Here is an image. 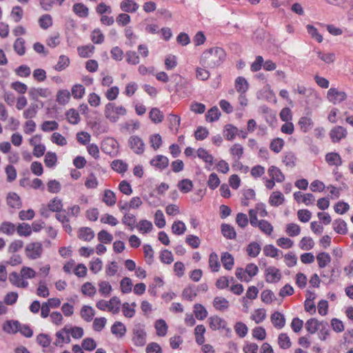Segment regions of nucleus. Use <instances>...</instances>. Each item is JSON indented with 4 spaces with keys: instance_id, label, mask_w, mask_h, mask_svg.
I'll return each mask as SVG.
<instances>
[{
    "instance_id": "1",
    "label": "nucleus",
    "mask_w": 353,
    "mask_h": 353,
    "mask_svg": "<svg viewBox=\"0 0 353 353\" xmlns=\"http://www.w3.org/2000/svg\"><path fill=\"white\" fill-rule=\"evenodd\" d=\"M225 57V52L222 48H212L202 53L200 57V64L205 68H214L223 62Z\"/></svg>"
},
{
    "instance_id": "2",
    "label": "nucleus",
    "mask_w": 353,
    "mask_h": 353,
    "mask_svg": "<svg viewBox=\"0 0 353 353\" xmlns=\"http://www.w3.org/2000/svg\"><path fill=\"white\" fill-rule=\"evenodd\" d=\"M127 114V110L123 105H118L115 103L109 102L105 105L104 116L109 121L116 123L121 117Z\"/></svg>"
},
{
    "instance_id": "3",
    "label": "nucleus",
    "mask_w": 353,
    "mask_h": 353,
    "mask_svg": "<svg viewBox=\"0 0 353 353\" xmlns=\"http://www.w3.org/2000/svg\"><path fill=\"white\" fill-rule=\"evenodd\" d=\"M210 327L213 330H219L223 332L226 336H229L231 333V329L228 326L227 321L216 315L212 316L209 318Z\"/></svg>"
},
{
    "instance_id": "4",
    "label": "nucleus",
    "mask_w": 353,
    "mask_h": 353,
    "mask_svg": "<svg viewBox=\"0 0 353 353\" xmlns=\"http://www.w3.org/2000/svg\"><path fill=\"white\" fill-rule=\"evenodd\" d=\"M43 252V245L41 242H31L25 248V254L27 258L35 260L41 258Z\"/></svg>"
},
{
    "instance_id": "5",
    "label": "nucleus",
    "mask_w": 353,
    "mask_h": 353,
    "mask_svg": "<svg viewBox=\"0 0 353 353\" xmlns=\"http://www.w3.org/2000/svg\"><path fill=\"white\" fill-rule=\"evenodd\" d=\"M128 145L136 154L141 155L145 152V143L143 140L137 135L130 137L128 139Z\"/></svg>"
},
{
    "instance_id": "6",
    "label": "nucleus",
    "mask_w": 353,
    "mask_h": 353,
    "mask_svg": "<svg viewBox=\"0 0 353 353\" xmlns=\"http://www.w3.org/2000/svg\"><path fill=\"white\" fill-rule=\"evenodd\" d=\"M132 341L136 346H143L146 343V332L143 325L139 324L134 326Z\"/></svg>"
},
{
    "instance_id": "7",
    "label": "nucleus",
    "mask_w": 353,
    "mask_h": 353,
    "mask_svg": "<svg viewBox=\"0 0 353 353\" xmlns=\"http://www.w3.org/2000/svg\"><path fill=\"white\" fill-rule=\"evenodd\" d=\"M327 98L333 104H338L346 99L347 94L343 91H339L336 88H332L327 91Z\"/></svg>"
},
{
    "instance_id": "8",
    "label": "nucleus",
    "mask_w": 353,
    "mask_h": 353,
    "mask_svg": "<svg viewBox=\"0 0 353 353\" xmlns=\"http://www.w3.org/2000/svg\"><path fill=\"white\" fill-rule=\"evenodd\" d=\"M265 278L267 283H276L281 280V272L279 269L270 266L265 270Z\"/></svg>"
},
{
    "instance_id": "9",
    "label": "nucleus",
    "mask_w": 353,
    "mask_h": 353,
    "mask_svg": "<svg viewBox=\"0 0 353 353\" xmlns=\"http://www.w3.org/2000/svg\"><path fill=\"white\" fill-rule=\"evenodd\" d=\"M347 135L346 128L341 125L334 127L330 132V137L333 143H339Z\"/></svg>"
},
{
    "instance_id": "10",
    "label": "nucleus",
    "mask_w": 353,
    "mask_h": 353,
    "mask_svg": "<svg viewBox=\"0 0 353 353\" xmlns=\"http://www.w3.org/2000/svg\"><path fill=\"white\" fill-rule=\"evenodd\" d=\"M150 163L154 168L162 170L168 166L169 159L165 156L158 154L150 160Z\"/></svg>"
},
{
    "instance_id": "11",
    "label": "nucleus",
    "mask_w": 353,
    "mask_h": 353,
    "mask_svg": "<svg viewBox=\"0 0 353 353\" xmlns=\"http://www.w3.org/2000/svg\"><path fill=\"white\" fill-rule=\"evenodd\" d=\"M294 199L298 202H302L306 205L314 204L315 201L314 196L311 193L303 194L298 191L295 192L293 194Z\"/></svg>"
},
{
    "instance_id": "12",
    "label": "nucleus",
    "mask_w": 353,
    "mask_h": 353,
    "mask_svg": "<svg viewBox=\"0 0 353 353\" xmlns=\"http://www.w3.org/2000/svg\"><path fill=\"white\" fill-rule=\"evenodd\" d=\"M139 8V4L134 0H122L120 3V9L124 12H136Z\"/></svg>"
},
{
    "instance_id": "13",
    "label": "nucleus",
    "mask_w": 353,
    "mask_h": 353,
    "mask_svg": "<svg viewBox=\"0 0 353 353\" xmlns=\"http://www.w3.org/2000/svg\"><path fill=\"white\" fill-rule=\"evenodd\" d=\"M9 280L12 285L18 288H26L28 286V282L23 279L21 273L18 274L15 272H12L10 274Z\"/></svg>"
},
{
    "instance_id": "14",
    "label": "nucleus",
    "mask_w": 353,
    "mask_h": 353,
    "mask_svg": "<svg viewBox=\"0 0 353 353\" xmlns=\"http://www.w3.org/2000/svg\"><path fill=\"white\" fill-rule=\"evenodd\" d=\"M268 173L272 179L277 183H282L285 181V175L282 171L274 165H271L268 170Z\"/></svg>"
},
{
    "instance_id": "15",
    "label": "nucleus",
    "mask_w": 353,
    "mask_h": 353,
    "mask_svg": "<svg viewBox=\"0 0 353 353\" xmlns=\"http://www.w3.org/2000/svg\"><path fill=\"white\" fill-rule=\"evenodd\" d=\"M77 236L83 241H90L94 237V232L89 227H81L77 231Z\"/></svg>"
},
{
    "instance_id": "16",
    "label": "nucleus",
    "mask_w": 353,
    "mask_h": 353,
    "mask_svg": "<svg viewBox=\"0 0 353 353\" xmlns=\"http://www.w3.org/2000/svg\"><path fill=\"white\" fill-rule=\"evenodd\" d=\"M154 328L156 334L159 337H164L167 335L168 332V325L165 320L160 319L154 322Z\"/></svg>"
},
{
    "instance_id": "17",
    "label": "nucleus",
    "mask_w": 353,
    "mask_h": 353,
    "mask_svg": "<svg viewBox=\"0 0 353 353\" xmlns=\"http://www.w3.org/2000/svg\"><path fill=\"white\" fill-rule=\"evenodd\" d=\"M325 159L326 163L330 166H336L339 167L342 165V159L340 154L337 152H328L325 157Z\"/></svg>"
},
{
    "instance_id": "18",
    "label": "nucleus",
    "mask_w": 353,
    "mask_h": 353,
    "mask_svg": "<svg viewBox=\"0 0 353 353\" xmlns=\"http://www.w3.org/2000/svg\"><path fill=\"white\" fill-rule=\"evenodd\" d=\"M273 325L277 329H282L285 325L284 315L279 312H274L270 316Z\"/></svg>"
},
{
    "instance_id": "19",
    "label": "nucleus",
    "mask_w": 353,
    "mask_h": 353,
    "mask_svg": "<svg viewBox=\"0 0 353 353\" xmlns=\"http://www.w3.org/2000/svg\"><path fill=\"white\" fill-rule=\"evenodd\" d=\"M285 197L280 191L273 192L269 198V204L271 206L278 207L284 203Z\"/></svg>"
},
{
    "instance_id": "20",
    "label": "nucleus",
    "mask_w": 353,
    "mask_h": 353,
    "mask_svg": "<svg viewBox=\"0 0 353 353\" xmlns=\"http://www.w3.org/2000/svg\"><path fill=\"white\" fill-rule=\"evenodd\" d=\"M212 304L216 310L221 312L227 310L230 307L229 301L223 296H216Z\"/></svg>"
},
{
    "instance_id": "21",
    "label": "nucleus",
    "mask_w": 353,
    "mask_h": 353,
    "mask_svg": "<svg viewBox=\"0 0 353 353\" xmlns=\"http://www.w3.org/2000/svg\"><path fill=\"white\" fill-rule=\"evenodd\" d=\"M29 94L32 99H37L39 97L43 98L49 97L51 94V92L50 90L46 88H33L30 90Z\"/></svg>"
},
{
    "instance_id": "22",
    "label": "nucleus",
    "mask_w": 353,
    "mask_h": 353,
    "mask_svg": "<svg viewBox=\"0 0 353 353\" xmlns=\"http://www.w3.org/2000/svg\"><path fill=\"white\" fill-rule=\"evenodd\" d=\"M95 315L94 310L90 305H84L80 310L81 317L86 322H90Z\"/></svg>"
},
{
    "instance_id": "23",
    "label": "nucleus",
    "mask_w": 353,
    "mask_h": 353,
    "mask_svg": "<svg viewBox=\"0 0 353 353\" xmlns=\"http://www.w3.org/2000/svg\"><path fill=\"white\" fill-rule=\"evenodd\" d=\"M103 202L109 207L114 205L117 203V196L113 191L106 189L103 192Z\"/></svg>"
},
{
    "instance_id": "24",
    "label": "nucleus",
    "mask_w": 353,
    "mask_h": 353,
    "mask_svg": "<svg viewBox=\"0 0 353 353\" xmlns=\"http://www.w3.org/2000/svg\"><path fill=\"white\" fill-rule=\"evenodd\" d=\"M235 88L241 96L244 94L249 88L248 81L243 77H238L235 80Z\"/></svg>"
},
{
    "instance_id": "25",
    "label": "nucleus",
    "mask_w": 353,
    "mask_h": 353,
    "mask_svg": "<svg viewBox=\"0 0 353 353\" xmlns=\"http://www.w3.org/2000/svg\"><path fill=\"white\" fill-rule=\"evenodd\" d=\"M136 306L137 304L134 302L132 303L128 302L123 303L122 304V312L124 316L129 319L134 317L136 313Z\"/></svg>"
},
{
    "instance_id": "26",
    "label": "nucleus",
    "mask_w": 353,
    "mask_h": 353,
    "mask_svg": "<svg viewBox=\"0 0 353 353\" xmlns=\"http://www.w3.org/2000/svg\"><path fill=\"white\" fill-rule=\"evenodd\" d=\"M72 10L79 17L85 18L88 16L89 9L82 3H74L72 6Z\"/></svg>"
},
{
    "instance_id": "27",
    "label": "nucleus",
    "mask_w": 353,
    "mask_h": 353,
    "mask_svg": "<svg viewBox=\"0 0 353 353\" xmlns=\"http://www.w3.org/2000/svg\"><path fill=\"white\" fill-rule=\"evenodd\" d=\"M101 148L105 153L111 154L117 150V142L113 139H107L103 141Z\"/></svg>"
},
{
    "instance_id": "28",
    "label": "nucleus",
    "mask_w": 353,
    "mask_h": 353,
    "mask_svg": "<svg viewBox=\"0 0 353 353\" xmlns=\"http://www.w3.org/2000/svg\"><path fill=\"white\" fill-rule=\"evenodd\" d=\"M7 203L12 208H20L21 207V201L19 196L15 192H10L7 196Z\"/></svg>"
},
{
    "instance_id": "29",
    "label": "nucleus",
    "mask_w": 353,
    "mask_h": 353,
    "mask_svg": "<svg viewBox=\"0 0 353 353\" xmlns=\"http://www.w3.org/2000/svg\"><path fill=\"white\" fill-rule=\"evenodd\" d=\"M63 204L62 199L59 197H54L50 200L48 203V209L53 212H60L63 209Z\"/></svg>"
},
{
    "instance_id": "30",
    "label": "nucleus",
    "mask_w": 353,
    "mask_h": 353,
    "mask_svg": "<svg viewBox=\"0 0 353 353\" xmlns=\"http://www.w3.org/2000/svg\"><path fill=\"white\" fill-rule=\"evenodd\" d=\"M112 169L119 174H124L128 168V165L121 159L114 160L111 163Z\"/></svg>"
},
{
    "instance_id": "31",
    "label": "nucleus",
    "mask_w": 353,
    "mask_h": 353,
    "mask_svg": "<svg viewBox=\"0 0 353 353\" xmlns=\"http://www.w3.org/2000/svg\"><path fill=\"white\" fill-rule=\"evenodd\" d=\"M239 130L232 124H227L223 130V137L228 141H232L237 135Z\"/></svg>"
},
{
    "instance_id": "32",
    "label": "nucleus",
    "mask_w": 353,
    "mask_h": 353,
    "mask_svg": "<svg viewBox=\"0 0 353 353\" xmlns=\"http://www.w3.org/2000/svg\"><path fill=\"white\" fill-rule=\"evenodd\" d=\"M108 312H112L113 314H118L121 309V300L117 296L112 297L108 301Z\"/></svg>"
},
{
    "instance_id": "33",
    "label": "nucleus",
    "mask_w": 353,
    "mask_h": 353,
    "mask_svg": "<svg viewBox=\"0 0 353 353\" xmlns=\"http://www.w3.org/2000/svg\"><path fill=\"white\" fill-rule=\"evenodd\" d=\"M261 250L260 244L256 241L250 243L246 248V252L250 257H256Z\"/></svg>"
},
{
    "instance_id": "34",
    "label": "nucleus",
    "mask_w": 353,
    "mask_h": 353,
    "mask_svg": "<svg viewBox=\"0 0 353 353\" xmlns=\"http://www.w3.org/2000/svg\"><path fill=\"white\" fill-rule=\"evenodd\" d=\"M112 333L118 338L123 337L126 332V327L120 321H116L111 327Z\"/></svg>"
},
{
    "instance_id": "35",
    "label": "nucleus",
    "mask_w": 353,
    "mask_h": 353,
    "mask_svg": "<svg viewBox=\"0 0 353 353\" xmlns=\"http://www.w3.org/2000/svg\"><path fill=\"white\" fill-rule=\"evenodd\" d=\"M98 287L99 294L104 297L109 296L112 291V285L106 281H99L98 283Z\"/></svg>"
},
{
    "instance_id": "36",
    "label": "nucleus",
    "mask_w": 353,
    "mask_h": 353,
    "mask_svg": "<svg viewBox=\"0 0 353 353\" xmlns=\"http://www.w3.org/2000/svg\"><path fill=\"white\" fill-rule=\"evenodd\" d=\"M197 157L208 163L210 165H212L214 162V157L208 152V151L203 148H199L196 151Z\"/></svg>"
},
{
    "instance_id": "37",
    "label": "nucleus",
    "mask_w": 353,
    "mask_h": 353,
    "mask_svg": "<svg viewBox=\"0 0 353 353\" xmlns=\"http://www.w3.org/2000/svg\"><path fill=\"white\" fill-rule=\"evenodd\" d=\"M221 232L223 236L228 239H234L236 237V231L232 225L226 223L221 225Z\"/></svg>"
},
{
    "instance_id": "38",
    "label": "nucleus",
    "mask_w": 353,
    "mask_h": 353,
    "mask_svg": "<svg viewBox=\"0 0 353 353\" xmlns=\"http://www.w3.org/2000/svg\"><path fill=\"white\" fill-rule=\"evenodd\" d=\"M94 46L89 44L79 46L77 48L79 55L82 58H88L92 55L94 52Z\"/></svg>"
},
{
    "instance_id": "39",
    "label": "nucleus",
    "mask_w": 353,
    "mask_h": 353,
    "mask_svg": "<svg viewBox=\"0 0 353 353\" xmlns=\"http://www.w3.org/2000/svg\"><path fill=\"white\" fill-rule=\"evenodd\" d=\"M266 311L263 308L256 309L250 316V319L256 324L262 323L266 318Z\"/></svg>"
},
{
    "instance_id": "40",
    "label": "nucleus",
    "mask_w": 353,
    "mask_h": 353,
    "mask_svg": "<svg viewBox=\"0 0 353 353\" xmlns=\"http://www.w3.org/2000/svg\"><path fill=\"white\" fill-rule=\"evenodd\" d=\"M333 229L339 234H345L347 232V224L344 220L341 219L334 220L333 222Z\"/></svg>"
},
{
    "instance_id": "41",
    "label": "nucleus",
    "mask_w": 353,
    "mask_h": 353,
    "mask_svg": "<svg viewBox=\"0 0 353 353\" xmlns=\"http://www.w3.org/2000/svg\"><path fill=\"white\" fill-rule=\"evenodd\" d=\"M38 23L41 29L47 30L53 24L52 17L49 14H44L39 17Z\"/></svg>"
},
{
    "instance_id": "42",
    "label": "nucleus",
    "mask_w": 353,
    "mask_h": 353,
    "mask_svg": "<svg viewBox=\"0 0 353 353\" xmlns=\"http://www.w3.org/2000/svg\"><path fill=\"white\" fill-rule=\"evenodd\" d=\"M197 295V290L195 286H188L182 292V298L192 301Z\"/></svg>"
},
{
    "instance_id": "43",
    "label": "nucleus",
    "mask_w": 353,
    "mask_h": 353,
    "mask_svg": "<svg viewBox=\"0 0 353 353\" xmlns=\"http://www.w3.org/2000/svg\"><path fill=\"white\" fill-rule=\"evenodd\" d=\"M177 187L181 192L186 194L192 191L193 183L190 179H185L179 181Z\"/></svg>"
},
{
    "instance_id": "44",
    "label": "nucleus",
    "mask_w": 353,
    "mask_h": 353,
    "mask_svg": "<svg viewBox=\"0 0 353 353\" xmlns=\"http://www.w3.org/2000/svg\"><path fill=\"white\" fill-rule=\"evenodd\" d=\"M316 260L319 268L326 267L331 262V256L327 252H320L316 256Z\"/></svg>"
},
{
    "instance_id": "45",
    "label": "nucleus",
    "mask_w": 353,
    "mask_h": 353,
    "mask_svg": "<svg viewBox=\"0 0 353 353\" xmlns=\"http://www.w3.org/2000/svg\"><path fill=\"white\" fill-rule=\"evenodd\" d=\"M20 323L17 321H7L3 325V330L8 334L17 333Z\"/></svg>"
},
{
    "instance_id": "46",
    "label": "nucleus",
    "mask_w": 353,
    "mask_h": 353,
    "mask_svg": "<svg viewBox=\"0 0 353 353\" xmlns=\"http://www.w3.org/2000/svg\"><path fill=\"white\" fill-rule=\"evenodd\" d=\"M125 36L127 39V41L125 42L126 45L129 47H132L136 43V40L138 37L136 35L133 30L131 27H127L124 30Z\"/></svg>"
},
{
    "instance_id": "47",
    "label": "nucleus",
    "mask_w": 353,
    "mask_h": 353,
    "mask_svg": "<svg viewBox=\"0 0 353 353\" xmlns=\"http://www.w3.org/2000/svg\"><path fill=\"white\" fill-rule=\"evenodd\" d=\"M66 334H70L74 339H81L83 335V329L81 327L74 326L70 328H68L67 326L63 327Z\"/></svg>"
},
{
    "instance_id": "48",
    "label": "nucleus",
    "mask_w": 353,
    "mask_h": 353,
    "mask_svg": "<svg viewBox=\"0 0 353 353\" xmlns=\"http://www.w3.org/2000/svg\"><path fill=\"white\" fill-rule=\"evenodd\" d=\"M223 267L230 270L234 266V257L228 252H223L221 258Z\"/></svg>"
},
{
    "instance_id": "49",
    "label": "nucleus",
    "mask_w": 353,
    "mask_h": 353,
    "mask_svg": "<svg viewBox=\"0 0 353 353\" xmlns=\"http://www.w3.org/2000/svg\"><path fill=\"white\" fill-rule=\"evenodd\" d=\"M169 128L171 130L177 132L181 123V119L176 114H170L168 117Z\"/></svg>"
},
{
    "instance_id": "50",
    "label": "nucleus",
    "mask_w": 353,
    "mask_h": 353,
    "mask_svg": "<svg viewBox=\"0 0 353 353\" xmlns=\"http://www.w3.org/2000/svg\"><path fill=\"white\" fill-rule=\"evenodd\" d=\"M317 57L327 64L332 63L335 61L336 55L333 52L325 53L320 50L315 51Z\"/></svg>"
},
{
    "instance_id": "51",
    "label": "nucleus",
    "mask_w": 353,
    "mask_h": 353,
    "mask_svg": "<svg viewBox=\"0 0 353 353\" xmlns=\"http://www.w3.org/2000/svg\"><path fill=\"white\" fill-rule=\"evenodd\" d=\"M139 232L142 234H145L151 232L153 229V225L151 221L148 220H141L136 225Z\"/></svg>"
},
{
    "instance_id": "52",
    "label": "nucleus",
    "mask_w": 353,
    "mask_h": 353,
    "mask_svg": "<svg viewBox=\"0 0 353 353\" xmlns=\"http://www.w3.org/2000/svg\"><path fill=\"white\" fill-rule=\"evenodd\" d=\"M16 230L15 225L9 221H4L0 225V232L7 235H12Z\"/></svg>"
},
{
    "instance_id": "53",
    "label": "nucleus",
    "mask_w": 353,
    "mask_h": 353,
    "mask_svg": "<svg viewBox=\"0 0 353 353\" xmlns=\"http://www.w3.org/2000/svg\"><path fill=\"white\" fill-rule=\"evenodd\" d=\"M81 293L87 296H93L97 292L95 286L90 282L84 283L81 289Z\"/></svg>"
},
{
    "instance_id": "54",
    "label": "nucleus",
    "mask_w": 353,
    "mask_h": 353,
    "mask_svg": "<svg viewBox=\"0 0 353 353\" xmlns=\"http://www.w3.org/2000/svg\"><path fill=\"white\" fill-rule=\"evenodd\" d=\"M122 223L127 225L131 231L136 227L137 219L134 214L128 213L125 214L122 218Z\"/></svg>"
},
{
    "instance_id": "55",
    "label": "nucleus",
    "mask_w": 353,
    "mask_h": 353,
    "mask_svg": "<svg viewBox=\"0 0 353 353\" xmlns=\"http://www.w3.org/2000/svg\"><path fill=\"white\" fill-rule=\"evenodd\" d=\"M68 122L76 125L80 121V116L77 110L74 108L69 109L65 113Z\"/></svg>"
},
{
    "instance_id": "56",
    "label": "nucleus",
    "mask_w": 353,
    "mask_h": 353,
    "mask_svg": "<svg viewBox=\"0 0 353 353\" xmlns=\"http://www.w3.org/2000/svg\"><path fill=\"white\" fill-rule=\"evenodd\" d=\"M260 230L267 235H271L274 228L272 225L266 220L262 219L260 220L259 223L256 225Z\"/></svg>"
},
{
    "instance_id": "57",
    "label": "nucleus",
    "mask_w": 353,
    "mask_h": 353,
    "mask_svg": "<svg viewBox=\"0 0 353 353\" xmlns=\"http://www.w3.org/2000/svg\"><path fill=\"white\" fill-rule=\"evenodd\" d=\"M209 266L212 272H216L220 269L219 256L215 252H212L209 256Z\"/></svg>"
},
{
    "instance_id": "58",
    "label": "nucleus",
    "mask_w": 353,
    "mask_h": 353,
    "mask_svg": "<svg viewBox=\"0 0 353 353\" xmlns=\"http://www.w3.org/2000/svg\"><path fill=\"white\" fill-rule=\"evenodd\" d=\"M285 144V141L281 138H276L274 139L270 144V149L275 152V153H279L283 148Z\"/></svg>"
},
{
    "instance_id": "59",
    "label": "nucleus",
    "mask_w": 353,
    "mask_h": 353,
    "mask_svg": "<svg viewBox=\"0 0 353 353\" xmlns=\"http://www.w3.org/2000/svg\"><path fill=\"white\" fill-rule=\"evenodd\" d=\"M313 124L312 119L310 117H302L299 119L298 125L303 132H307L311 128Z\"/></svg>"
},
{
    "instance_id": "60",
    "label": "nucleus",
    "mask_w": 353,
    "mask_h": 353,
    "mask_svg": "<svg viewBox=\"0 0 353 353\" xmlns=\"http://www.w3.org/2000/svg\"><path fill=\"white\" fill-rule=\"evenodd\" d=\"M194 314L199 320H203L208 316V311L203 305L196 303L194 305Z\"/></svg>"
},
{
    "instance_id": "61",
    "label": "nucleus",
    "mask_w": 353,
    "mask_h": 353,
    "mask_svg": "<svg viewBox=\"0 0 353 353\" xmlns=\"http://www.w3.org/2000/svg\"><path fill=\"white\" fill-rule=\"evenodd\" d=\"M149 117L154 123H159L163 120V114L159 109L153 108L149 112Z\"/></svg>"
},
{
    "instance_id": "62",
    "label": "nucleus",
    "mask_w": 353,
    "mask_h": 353,
    "mask_svg": "<svg viewBox=\"0 0 353 353\" xmlns=\"http://www.w3.org/2000/svg\"><path fill=\"white\" fill-rule=\"evenodd\" d=\"M314 241L311 237L304 236L300 241L299 246L302 250L307 251L312 250L314 248Z\"/></svg>"
},
{
    "instance_id": "63",
    "label": "nucleus",
    "mask_w": 353,
    "mask_h": 353,
    "mask_svg": "<svg viewBox=\"0 0 353 353\" xmlns=\"http://www.w3.org/2000/svg\"><path fill=\"white\" fill-rule=\"evenodd\" d=\"M150 144L154 150H157L162 145L163 140L162 137L159 134H154L150 136L149 138Z\"/></svg>"
},
{
    "instance_id": "64",
    "label": "nucleus",
    "mask_w": 353,
    "mask_h": 353,
    "mask_svg": "<svg viewBox=\"0 0 353 353\" xmlns=\"http://www.w3.org/2000/svg\"><path fill=\"white\" fill-rule=\"evenodd\" d=\"M221 112L216 106L210 108L205 114L206 121L208 122H214L219 119Z\"/></svg>"
}]
</instances>
